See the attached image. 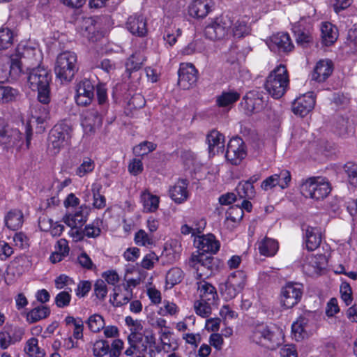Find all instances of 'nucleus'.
Listing matches in <instances>:
<instances>
[{
  "mask_svg": "<svg viewBox=\"0 0 357 357\" xmlns=\"http://www.w3.org/2000/svg\"><path fill=\"white\" fill-rule=\"evenodd\" d=\"M51 310L47 305H39L29 311L26 314V321L29 324H33L47 318L50 315Z\"/></svg>",
  "mask_w": 357,
  "mask_h": 357,
  "instance_id": "nucleus-34",
  "label": "nucleus"
},
{
  "mask_svg": "<svg viewBox=\"0 0 357 357\" xmlns=\"http://www.w3.org/2000/svg\"><path fill=\"white\" fill-rule=\"evenodd\" d=\"M340 293L341 298L345 303L346 305H349L353 301V297L351 287L347 282H342L340 287Z\"/></svg>",
  "mask_w": 357,
  "mask_h": 357,
  "instance_id": "nucleus-58",
  "label": "nucleus"
},
{
  "mask_svg": "<svg viewBox=\"0 0 357 357\" xmlns=\"http://www.w3.org/2000/svg\"><path fill=\"white\" fill-rule=\"evenodd\" d=\"M181 337L185 344H190L194 348L197 347L201 341V336L199 333H182Z\"/></svg>",
  "mask_w": 357,
  "mask_h": 357,
  "instance_id": "nucleus-63",
  "label": "nucleus"
},
{
  "mask_svg": "<svg viewBox=\"0 0 357 357\" xmlns=\"http://www.w3.org/2000/svg\"><path fill=\"white\" fill-rule=\"evenodd\" d=\"M145 60L144 55L141 52L132 54L126 63V70L130 73L138 70L142 68Z\"/></svg>",
  "mask_w": 357,
  "mask_h": 357,
  "instance_id": "nucleus-40",
  "label": "nucleus"
},
{
  "mask_svg": "<svg viewBox=\"0 0 357 357\" xmlns=\"http://www.w3.org/2000/svg\"><path fill=\"white\" fill-rule=\"evenodd\" d=\"M94 294L99 300H104L107 294V287L103 280H98L94 284Z\"/></svg>",
  "mask_w": 357,
  "mask_h": 357,
  "instance_id": "nucleus-61",
  "label": "nucleus"
},
{
  "mask_svg": "<svg viewBox=\"0 0 357 357\" xmlns=\"http://www.w3.org/2000/svg\"><path fill=\"white\" fill-rule=\"evenodd\" d=\"M238 195L241 199H252L255 195L254 186L246 181L240 182L236 188Z\"/></svg>",
  "mask_w": 357,
  "mask_h": 357,
  "instance_id": "nucleus-42",
  "label": "nucleus"
},
{
  "mask_svg": "<svg viewBox=\"0 0 357 357\" xmlns=\"http://www.w3.org/2000/svg\"><path fill=\"white\" fill-rule=\"evenodd\" d=\"M277 332L280 333L279 331H275L273 328L261 324L254 328L250 338L256 344L265 346L272 344V346L274 347L280 344Z\"/></svg>",
  "mask_w": 357,
  "mask_h": 357,
  "instance_id": "nucleus-9",
  "label": "nucleus"
},
{
  "mask_svg": "<svg viewBox=\"0 0 357 357\" xmlns=\"http://www.w3.org/2000/svg\"><path fill=\"white\" fill-rule=\"evenodd\" d=\"M89 215V209L81 206L73 214H68L63 217L64 222L71 228L81 227L86 221Z\"/></svg>",
  "mask_w": 357,
  "mask_h": 357,
  "instance_id": "nucleus-27",
  "label": "nucleus"
},
{
  "mask_svg": "<svg viewBox=\"0 0 357 357\" xmlns=\"http://www.w3.org/2000/svg\"><path fill=\"white\" fill-rule=\"evenodd\" d=\"M333 63L329 59L318 61L312 74V79L319 82H324L333 73Z\"/></svg>",
  "mask_w": 357,
  "mask_h": 357,
  "instance_id": "nucleus-26",
  "label": "nucleus"
},
{
  "mask_svg": "<svg viewBox=\"0 0 357 357\" xmlns=\"http://www.w3.org/2000/svg\"><path fill=\"white\" fill-rule=\"evenodd\" d=\"M13 241L16 248L24 250L29 246V238L22 232L15 233L13 236Z\"/></svg>",
  "mask_w": 357,
  "mask_h": 357,
  "instance_id": "nucleus-60",
  "label": "nucleus"
},
{
  "mask_svg": "<svg viewBox=\"0 0 357 357\" xmlns=\"http://www.w3.org/2000/svg\"><path fill=\"white\" fill-rule=\"evenodd\" d=\"M303 321L297 320L294 322L291 326L292 333L297 341H300L307 336L306 328H302Z\"/></svg>",
  "mask_w": 357,
  "mask_h": 357,
  "instance_id": "nucleus-59",
  "label": "nucleus"
},
{
  "mask_svg": "<svg viewBox=\"0 0 357 357\" xmlns=\"http://www.w3.org/2000/svg\"><path fill=\"white\" fill-rule=\"evenodd\" d=\"M227 280L242 291L246 284L247 275L244 271H237L230 274Z\"/></svg>",
  "mask_w": 357,
  "mask_h": 357,
  "instance_id": "nucleus-46",
  "label": "nucleus"
},
{
  "mask_svg": "<svg viewBox=\"0 0 357 357\" xmlns=\"http://www.w3.org/2000/svg\"><path fill=\"white\" fill-rule=\"evenodd\" d=\"M181 31L180 29H175V30H165L163 39L166 44H168L170 47L173 46L177 38L181 36Z\"/></svg>",
  "mask_w": 357,
  "mask_h": 357,
  "instance_id": "nucleus-62",
  "label": "nucleus"
},
{
  "mask_svg": "<svg viewBox=\"0 0 357 357\" xmlns=\"http://www.w3.org/2000/svg\"><path fill=\"white\" fill-rule=\"evenodd\" d=\"M132 284L134 286L135 285V281L130 280L128 282V284L123 285L124 291L123 292H119L120 287H115L114 288V294L112 298H110V302L114 306H121L128 303L132 298V292L130 289V284Z\"/></svg>",
  "mask_w": 357,
  "mask_h": 357,
  "instance_id": "nucleus-25",
  "label": "nucleus"
},
{
  "mask_svg": "<svg viewBox=\"0 0 357 357\" xmlns=\"http://www.w3.org/2000/svg\"><path fill=\"white\" fill-rule=\"evenodd\" d=\"M77 70V58L75 52L65 51L57 56L54 72L61 82H71Z\"/></svg>",
  "mask_w": 357,
  "mask_h": 357,
  "instance_id": "nucleus-3",
  "label": "nucleus"
},
{
  "mask_svg": "<svg viewBox=\"0 0 357 357\" xmlns=\"http://www.w3.org/2000/svg\"><path fill=\"white\" fill-rule=\"evenodd\" d=\"M126 27L133 35L144 36L147 33L146 22L142 15H134L127 20Z\"/></svg>",
  "mask_w": 357,
  "mask_h": 357,
  "instance_id": "nucleus-24",
  "label": "nucleus"
},
{
  "mask_svg": "<svg viewBox=\"0 0 357 357\" xmlns=\"http://www.w3.org/2000/svg\"><path fill=\"white\" fill-rule=\"evenodd\" d=\"M314 105L312 93H308L297 98L292 103L291 109L294 114L303 117L312 111Z\"/></svg>",
  "mask_w": 357,
  "mask_h": 357,
  "instance_id": "nucleus-14",
  "label": "nucleus"
},
{
  "mask_svg": "<svg viewBox=\"0 0 357 357\" xmlns=\"http://www.w3.org/2000/svg\"><path fill=\"white\" fill-rule=\"evenodd\" d=\"M86 324L91 332L98 333L104 328L105 323L101 315L94 314L88 318Z\"/></svg>",
  "mask_w": 357,
  "mask_h": 357,
  "instance_id": "nucleus-44",
  "label": "nucleus"
},
{
  "mask_svg": "<svg viewBox=\"0 0 357 357\" xmlns=\"http://www.w3.org/2000/svg\"><path fill=\"white\" fill-rule=\"evenodd\" d=\"M91 283L88 280L80 281L75 289V294L78 298L85 297L91 289Z\"/></svg>",
  "mask_w": 357,
  "mask_h": 357,
  "instance_id": "nucleus-64",
  "label": "nucleus"
},
{
  "mask_svg": "<svg viewBox=\"0 0 357 357\" xmlns=\"http://www.w3.org/2000/svg\"><path fill=\"white\" fill-rule=\"evenodd\" d=\"M140 199L144 207V211L153 213L158 208L160 203L159 197L152 195L149 191H143L141 193Z\"/></svg>",
  "mask_w": 357,
  "mask_h": 357,
  "instance_id": "nucleus-33",
  "label": "nucleus"
},
{
  "mask_svg": "<svg viewBox=\"0 0 357 357\" xmlns=\"http://www.w3.org/2000/svg\"><path fill=\"white\" fill-rule=\"evenodd\" d=\"M24 351L30 357H45V355L44 350L38 346V340L35 337L27 340Z\"/></svg>",
  "mask_w": 357,
  "mask_h": 357,
  "instance_id": "nucleus-41",
  "label": "nucleus"
},
{
  "mask_svg": "<svg viewBox=\"0 0 357 357\" xmlns=\"http://www.w3.org/2000/svg\"><path fill=\"white\" fill-rule=\"evenodd\" d=\"M289 83L287 70L284 65L280 64L267 77L265 89L273 98L279 99L286 93Z\"/></svg>",
  "mask_w": 357,
  "mask_h": 357,
  "instance_id": "nucleus-2",
  "label": "nucleus"
},
{
  "mask_svg": "<svg viewBox=\"0 0 357 357\" xmlns=\"http://www.w3.org/2000/svg\"><path fill=\"white\" fill-rule=\"evenodd\" d=\"M194 243L196 248L202 251V253H216L220 249V243L216 240L214 235L208 234L206 235L197 236L195 238Z\"/></svg>",
  "mask_w": 357,
  "mask_h": 357,
  "instance_id": "nucleus-17",
  "label": "nucleus"
},
{
  "mask_svg": "<svg viewBox=\"0 0 357 357\" xmlns=\"http://www.w3.org/2000/svg\"><path fill=\"white\" fill-rule=\"evenodd\" d=\"M72 289L66 287L64 291H60L54 298L55 305L59 308L68 307L71 301Z\"/></svg>",
  "mask_w": 357,
  "mask_h": 357,
  "instance_id": "nucleus-47",
  "label": "nucleus"
},
{
  "mask_svg": "<svg viewBox=\"0 0 357 357\" xmlns=\"http://www.w3.org/2000/svg\"><path fill=\"white\" fill-rule=\"evenodd\" d=\"M184 278L183 271L178 268H171L166 274V288L171 289L174 285L180 283Z\"/></svg>",
  "mask_w": 357,
  "mask_h": 357,
  "instance_id": "nucleus-39",
  "label": "nucleus"
},
{
  "mask_svg": "<svg viewBox=\"0 0 357 357\" xmlns=\"http://www.w3.org/2000/svg\"><path fill=\"white\" fill-rule=\"evenodd\" d=\"M232 26V17L222 15L215 17L206 26L204 34L212 40L230 38V29Z\"/></svg>",
  "mask_w": 357,
  "mask_h": 357,
  "instance_id": "nucleus-5",
  "label": "nucleus"
},
{
  "mask_svg": "<svg viewBox=\"0 0 357 357\" xmlns=\"http://www.w3.org/2000/svg\"><path fill=\"white\" fill-rule=\"evenodd\" d=\"M245 155L246 152L242 139L240 137H234L230 139L227 144L225 154L226 158L229 160L231 164L237 165Z\"/></svg>",
  "mask_w": 357,
  "mask_h": 357,
  "instance_id": "nucleus-12",
  "label": "nucleus"
},
{
  "mask_svg": "<svg viewBox=\"0 0 357 357\" xmlns=\"http://www.w3.org/2000/svg\"><path fill=\"white\" fill-rule=\"evenodd\" d=\"M331 190L327 178L312 177L304 181L301 185V191L306 197L319 200L326 197Z\"/></svg>",
  "mask_w": 357,
  "mask_h": 357,
  "instance_id": "nucleus-6",
  "label": "nucleus"
},
{
  "mask_svg": "<svg viewBox=\"0 0 357 357\" xmlns=\"http://www.w3.org/2000/svg\"><path fill=\"white\" fill-rule=\"evenodd\" d=\"M13 40V33L8 28L0 29V50L11 46Z\"/></svg>",
  "mask_w": 357,
  "mask_h": 357,
  "instance_id": "nucleus-50",
  "label": "nucleus"
},
{
  "mask_svg": "<svg viewBox=\"0 0 357 357\" xmlns=\"http://www.w3.org/2000/svg\"><path fill=\"white\" fill-rule=\"evenodd\" d=\"M321 37L322 43L326 46L333 45L338 38L337 29L331 23L326 22L321 25Z\"/></svg>",
  "mask_w": 357,
  "mask_h": 357,
  "instance_id": "nucleus-30",
  "label": "nucleus"
},
{
  "mask_svg": "<svg viewBox=\"0 0 357 357\" xmlns=\"http://www.w3.org/2000/svg\"><path fill=\"white\" fill-rule=\"evenodd\" d=\"M102 222L100 220L96 219L92 223L86 225L84 229V234L88 238H96L101 232L100 227Z\"/></svg>",
  "mask_w": 357,
  "mask_h": 357,
  "instance_id": "nucleus-49",
  "label": "nucleus"
},
{
  "mask_svg": "<svg viewBox=\"0 0 357 357\" xmlns=\"http://www.w3.org/2000/svg\"><path fill=\"white\" fill-rule=\"evenodd\" d=\"M321 233L317 227L307 226L305 232V246L309 251L318 248L321 242Z\"/></svg>",
  "mask_w": 357,
  "mask_h": 357,
  "instance_id": "nucleus-29",
  "label": "nucleus"
},
{
  "mask_svg": "<svg viewBox=\"0 0 357 357\" xmlns=\"http://www.w3.org/2000/svg\"><path fill=\"white\" fill-rule=\"evenodd\" d=\"M241 94L234 90L224 91L216 97V105L220 107L232 106L239 100Z\"/></svg>",
  "mask_w": 357,
  "mask_h": 357,
  "instance_id": "nucleus-32",
  "label": "nucleus"
},
{
  "mask_svg": "<svg viewBox=\"0 0 357 357\" xmlns=\"http://www.w3.org/2000/svg\"><path fill=\"white\" fill-rule=\"evenodd\" d=\"M274 175L276 176V181L278 183V185L281 189H285L289 186L291 179V173L289 170L281 169L278 173L274 174Z\"/></svg>",
  "mask_w": 357,
  "mask_h": 357,
  "instance_id": "nucleus-57",
  "label": "nucleus"
},
{
  "mask_svg": "<svg viewBox=\"0 0 357 357\" xmlns=\"http://www.w3.org/2000/svg\"><path fill=\"white\" fill-rule=\"evenodd\" d=\"M94 96V86L89 79L79 82L76 87L75 101L78 105L86 106L91 103Z\"/></svg>",
  "mask_w": 357,
  "mask_h": 357,
  "instance_id": "nucleus-13",
  "label": "nucleus"
},
{
  "mask_svg": "<svg viewBox=\"0 0 357 357\" xmlns=\"http://www.w3.org/2000/svg\"><path fill=\"white\" fill-rule=\"evenodd\" d=\"M279 249V245L276 240L265 237L258 242V250L261 255L265 257L274 256Z\"/></svg>",
  "mask_w": 357,
  "mask_h": 357,
  "instance_id": "nucleus-31",
  "label": "nucleus"
},
{
  "mask_svg": "<svg viewBox=\"0 0 357 357\" xmlns=\"http://www.w3.org/2000/svg\"><path fill=\"white\" fill-rule=\"evenodd\" d=\"M250 33V27L248 23L243 20H235L232 17V26L230 29V38H243Z\"/></svg>",
  "mask_w": 357,
  "mask_h": 357,
  "instance_id": "nucleus-35",
  "label": "nucleus"
},
{
  "mask_svg": "<svg viewBox=\"0 0 357 357\" xmlns=\"http://www.w3.org/2000/svg\"><path fill=\"white\" fill-rule=\"evenodd\" d=\"M303 285L298 282H289L280 291V303L287 309L296 305L302 298Z\"/></svg>",
  "mask_w": 357,
  "mask_h": 357,
  "instance_id": "nucleus-7",
  "label": "nucleus"
},
{
  "mask_svg": "<svg viewBox=\"0 0 357 357\" xmlns=\"http://www.w3.org/2000/svg\"><path fill=\"white\" fill-rule=\"evenodd\" d=\"M269 47L280 52H289L294 47L289 33L283 32L278 33L271 37Z\"/></svg>",
  "mask_w": 357,
  "mask_h": 357,
  "instance_id": "nucleus-19",
  "label": "nucleus"
},
{
  "mask_svg": "<svg viewBox=\"0 0 357 357\" xmlns=\"http://www.w3.org/2000/svg\"><path fill=\"white\" fill-rule=\"evenodd\" d=\"M344 170L347 176L349 183L357 187V164L353 162H348L344 165Z\"/></svg>",
  "mask_w": 357,
  "mask_h": 357,
  "instance_id": "nucleus-52",
  "label": "nucleus"
},
{
  "mask_svg": "<svg viewBox=\"0 0 357 357\" xmlns=\"http://www.w3.org/2000/svg\"><path fill=\"white\" fill-rule=\"evenodd\" d=\"M102 118L95 109L87 110L82 121V126L86 132H93L102 126Z\"/></svg>",
  "mask_w": 357,
  "mask_h": 357,
  "instance_id": "nucleus-21",
  "label": "nucleus"
},
{
  "mask_svg": "<svg viewBox=\"0 0 357 357\" xmlns=\"http://www.w3.org/2000/svg\"><path fill=\"white\" fill-rule=\"evenodd\" d=\"M93 354L96 357H111L109 342L103 340L96 341L93 345Z\"/></svg>",
  "mask_w": 357,
  "mask_h": 357,
  "instance_id": "nucleus-45",
  "label": "nucleus"
},
{
  "mask_svg": "<svg viewBox=\"0 0 357 357\" xmlns=\"http://www.w3.org/2000/svg\"><path fill=\"white\" fill-rule=\"evenodd\" d=\"M19 96L17 89L8 86L0 85V103H7L14 101Z\"/></svg>",
  "mask_w": 357,
  "mask_h": 357,
  "instance_id": "nucleus-43",
  "label": "nucleus"
},
{
  "mask_svg": "<svg viewBox=\"0 0 357 357\" xmlns=\"http://www.w3.org/2000/svg\"><path fill=\"white\" fill-rule=\"evenodd\" d=\"M326 264L327 259L324 255H311L307 257L303 268L307 275L313 277L318 275L326 267Z\"/></svg>",
  "mask_w": 357,
  "mask_h": 357,
  "instance_id": "nucleus-15",
  "label": "nucleus"
},
{
  "mask_svg": "<svg viewBox=\"0 0 357 357\" xmlns=\"http://www.w3.org/2000/svg\"><path fill=\"white\" fill-rule=\"evenodd\" d=\"M252 208V205L251 202L248 200H243L241 204V207L236 206H232L231 207L227 212V218L231 219L233 221H236V218L231 217V213L235 211H236L238 214V219H241L243 217V209H245L246 211L250 212L251 211Z\"/></svg>",
  "mask_w": 357,
  "mask_h": 357,
  "instance_id": "nucleus-51",
  "label": "nucleus"
},
{
  "mask_svg": "<svg viewBox=\"0 0 357 357\" xmlns=\"http://www.w3.org/2000/svg\"><path fill=\"white\" fill-rule=\"evenodd\" d=\"M51 75L49 70L43 66H38L29 70L28 82L30 88L35 91L40 86L45 87L50 85Z\"/></svg>",
  "mask_w": 357,
  "mask_h": 357,
  "instance_id": "nucleus-11",
  "label": "nucleus"
},
{
  "mask_svg": "<svg viewBox=\"0 0 357 357\" xmlns=\"http://www.w3.org/2000/svg\"><path fill=\"white\" fill-rule=\"evenodd\" d=\"M36 50L23 44H19L15 54L10 56L0 58V82H4L10 77L16 79L22 71L24 60L25 62L31 60L36 56Z\"/></svg>",
  "mask_w": 357,
  "mask_h": 357,
  "instance_id": "nucleus-1",
  "label": "nucleus"
},
{
  "mask_svg": "<svg viewBox=\"0 0 357 357\" xmlns=\"http://www.w3.org/2000/svg\"><path fill=\"white\" fill-rule=\"evenodd\" d=\"M241 290L232 285L228 280L221 287V294L225 300L234 298Z\"/></svg>",
  "mask_w": 357,
  "mask_h": 357,
  "instance_id": "nucleus-54",
  "label": "nucleus"
},
{
  "mask_svg": "<svg viewBox=\"0 0 357 357\" xmlns=\"http://www.w3.org/2000/svg\"><path fill=\"white\" fill-rule=\"evenodd\" d=\"M49 109L47 105L36 104L31 108V122H36L38 124L43 123L49 119Z\"/></svg>",
  "mask_w": 357,
  "mask_h": 357,
  "instance_id": "nucleus-37",
  "label": "nucleus"
},
{
  "mask_svg": "<svg viewBox=\"0 0 357 357\" xmlns=\"http://www.w3.org/2000/svg\"><path fill=\"white\" fill-rule=\"evenodd\" d=\"M104 20L107 19L100 17L84 19L82 24V29L84 31L82 34L89 39H93L98 33L102 35L104 33V28L102 26Z\"/></svg>",
  "mask_w": 357,
  "mask_h": 357,
  "instance_id": "nucleus-16",
  "label": "nucleus"
},
{
  "mask_svg": "<svg viewBox=\"0 0 357 357\" xmlns=\"http://www.w3.org/2000/svg\"><path fill=\"white\" fill-rule=\"evenodd\" d=\"M6 225L12 230L18 229L23 223V214L20 210L13 209L7 213L4 218Z\"/></svg>",
  "mask_w": 357,
  "mask_h": 357,
  "instance_id": "nucleus-36",
  "label": "nucleus"
},
{
  "mask_svg": "<svg viewBox=\"0 0 357 357\" xmlns=\"http://www.w3.org/2000/svg\"><path fill=\"white\" fill-rule=\"evenodd\" d=\"M213 6L212 0H192L188 6V14L192 17L203 19L212 10Z\"/></svg>",
  "mask_w": 357,
  "mask_h": 357,
  "instance_id": "nucleus-18",
  "label": "nucleus"
},
{
  "mask_svg": "<svg viewBox=\"0 0 357 357\" xmlns=\"http://www.w3.org/2000/svg\"><path fill=\"white\" fill-rule=\"evenodd\" d=\"M178 75V84L183 89H189L195 86L198 78V71L192 63H181Z\"/></svg>",
  "mask_w": 357,
  "mask_h": 357,
  "instance_id": "nucleus-10",
  "label": "nucleus"
},
{
  "mask_svg": "<svg viewBox=\"0 0 357 357\" xmlns=\"http://www.w3.org/2000/svg\"><path fill=\"white\" fill-rule=\"evenodd\" d=\"M247 114L258 112L264 107V100L259 94L248 93L243 98L241 102Z\"/></svg>",
  "mask_w": 357,
  "mask_h": 357,
  "instance_id": "nucleus-23",
  "label": "nucleus"
},
{
  "mask_svg": "<svg viewBox=\"0 0 357 357\" xmlns=\"http://www.w3.org/2000/svg\"><path fill=\"white\" fill-rule=\"evenodd\" d=\"M189 265L196 271L199 278H208L212 274L214 266V258L197 251L192 254Z\"/></svg>",
  "mask_w": 357,
  "mask_h": 357,
  "instance_id": "nucleus-8",
  "label": "nucleus"
},
{
  "mask_svg": "<svg viewBox=\"0 0 357 357\" xmlns=\"http://www.w3.org/2000/svg\"><path fill=\"white\" fill-rule=\"evenodd\" d=\"M197 295L199 299L215 303L218 299L215 287L204 280L197 282Z\"/></svg>",
  "mask_w": 357,
  "mask_h": 357,
  "instance_id": "nucleus-22",
  "label": "nucleus"
},
{
  "mask_svg": "<svg viewBox=\"0 0 357 357\" xmlns=\"http://www.w3.org/2000/svg\"><path fill=\"white\" fill-rule=\"evenodd\" d=\"M179 312V307L173 302L165 300L162 302V306L158 311V314L162 316L176 317Z\"/></svg>",
  "mask_w": 357,
  "mask_h": 357,
  "instance_id": "nucleus-48",
  "label": "nucleus"
},
{
  "mask_svg": "<svg viewBox=\"0 0 357 357\" xmlns=\"http://www.w3.org/2000/svg\"><path fill=\"white\" fill-rule=\"evenodd\" d=\"M156 146V144L153 142L144 141L135 146L133 148V152L137 155H144L154 151Z\"/></svg>",
  "mask_w": 357,
  "mask_h": 357,
  "instance_id": "nucleus-55",
  "label": "nucleus"
},
{
  "mask_svg": "<svg viewBox=\"0 0 357 357\" xmlns=\"http://www.w3.org/2000/svg\"><path fill=\"white\" fill-rule=\"evenodd\" d=\"M95 163L93 160L89 158H85L80 165L76 169V175L83 177L86 174L93 171Z\"/></svg>",
  "mask_w": 357,
  "mask_h": 357,
  "instance_id": "nucleus-53",
  "label": "nucleus"
},
{
  "mask_svg": "<svg viewBox=\"0 0 357 357\" xmlns=\"http://www.w3.org/2000/svg\"><path fill=\"white\" fill-rule=\"evenodd\" d=\"M71 135V126L66 121L55 125L49 136V151L53 154H57L63 147L69 144Z\"/></svg>",
  "mask_w": 357,
  "mask_h": 357,
  "instance_id": "nucleus-4",
  "label": "nucleus"
},
{
  "mask_svg": "<svg viewBox=\"0 0 357 357\" xmlns=\"http://www.w3.org/2000/svg\"><path fill=\"white\" fill-rule=\"evenodd\" d=\"M188 182L185 179H179L169 187V194L171 199L176 204L185 202L189 197Z\"/></svg>",
  "mask_w": 357,
  "mask_h": 357,
  "instance_id": "nucleus-20",
  "label": "nucleus"
},
{
  "mask_svg": "<svg viewBox=\"0 0 357 357\" xmlns=\"http://www.w3.org/2000/svg\"><path fill=\"white\" fill-rule=\"evenodd\" d=\"M206 142L210 153L214 155L223 151L225 137L218 130H213L207 135Z\"/></svg>",
  "mask_w": 357,
  "mask_h": 357,
  "instance_id": "nucleus-28",
  "label": "nucleus"
},
{
  "mask_svg": "<svg viewBox=\"0 0 357 357\" xmlns=\"http://www.w3.org/2000/svg\"><path fill=\"white\" fill-rule=\"evenodd\" d=\"M135 242L139 246H148L153 244V236L144 230L140 229L135 235Z\"/></svg>",
  "mask_w": 357,
  "mask_h": 357,
  "instance_id": "nucleus-56",
  "label": "nucleus"
},
{
  "mask_svg": "<svg viewBox=\"0 0 357 357\" xmlns=\"http://www.w3.org/2000/svg\"><path fill=\"white\" fill-rule=\"evenodd\" d=\"M215 304V303H209L206 301L197 299L194 302L193 308L198 316L202 318H207L211 314L212 307Z\"/></svg>",
  "mask_w": 357,
  "mask_h": 357,
  "instance_id": "nucleus-38",
  "label": "nucleus"
}]
</instances>
